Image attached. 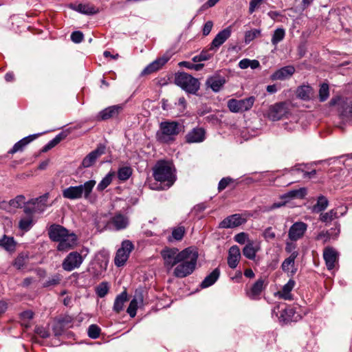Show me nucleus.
Listing matches in <instances>:
<instances>
[{
	"mask_svg": "<svg viewBox=\"0 0 352 352\" xmlns=\"http://www.w3.org/2000/svg\"><path fill=\"white\" fill-rule=\"evenodd\" d=\"M161 256L164 267L170 270L175 266L173 274L175 277L180 278L192 274L198 259V252L192 247L182 251H179L175 248H166L161 251Z\"/></svg>",
	"mask_w": 352,
	"mask_h": 352,
	"instance_id": "obj_1",
	"label": "nucleus"
},
{
	"mask_svg": "<svg viewBox=\"0 0 352 352\" xmlns=\"http://www.w3.org/2000/svg\"><path fill=\"white\" fill-rule=\"evenodd\" d=\"M48 235L52 241L58 242V251L67 252L77 245V236L60 225H51L48 229Z\"/></svg>",
	"mask_w": 352,
	"mask_h": 352,
	"instance_id": "obj_2",
	"label": "nucleus"
},
{
	"mask_svg": "<svg viewBox=\"0 0 352 352\" xmlns=\"http://www.w3.org/2000/svg\"><path fill=\"white\" fill-rule=\"evenodd\" d=\"M153 175L155 179L163 184L162 190L169 188L176 180L175 170L173 164L168 162L161 160L153 167Z\"/></svg>",
	"mask_w": 352,
	"mask_h": 352,
	"instance_id": "obj_3",
	"label": "nucleus"
},
{
	"mask_svg": "<svg viewBox=\"0 0 352 352\" xmlns=\"http://www.w3.org/2000/svg\"><path fill=\"white\" fill-rule=\"evenodd\" d=\"M182 129L183 126L177 121H164L160 124L156 138L162 143H170L175 140Z\"/></svg>",
	"mask_w": 352,
	"mask_h": 352,
	"instance_id": "obj_4",
	"label": "nucleus"
},
{
	"mask_svg": "<svg viewBox=\"0 0 352 352\" xmlns=\"http://www.w3.org/2000/svg\"><path fill=\"white\" fill-rule=\"evenodd\" d=\"M96 185L95 180H89L79 186H69L63 190L62 195L65 199L74 200L82 197L88 199Z\"/></svg>",
	"mask_w": 352,
	"mask_h": 352,
	"instance_id": "obj_5",
	"label": "nucleus"
},
{
	"mask_svg": "<svg viewBox=\"0 0 352 352\" xmlns=\"http://www.w3.org/2000/svg\"><path fill=\"white\" fill-rule=\"evenodd\" d=\"M175 82L182 89L190 94H195L199 89L198 80L185 72L177 74L175 78Z\"/></svg>",
	"mask_w": 352,
	"mask_h": 352,
	"instance_id": "obj_6",
	"label": "nucleus"
},
{
	"mask_svg": "<svg viewBox=\"0 0 352 352\" xmlns=\"http://www.w3.org/2000/svg\"><path fill=\"white\" fill-rule=\"evenodd\" d=\"M306 195L307 188H305L290 190L280 196V201L274 203L272 205L266 207L265 211H270L280 208L285 206L290 200L294 199H302Z\"/></svg>",
	"mask_w": 352,
	"mask_h": 352,
	"instance_id": "obj_7",
	"label": "nucleus"
},
{
	"mask_svg": "<svg viewBox=\"0 0 352 352\" xmlns=\"http://www.w3.org/2000/svg\"><path fill=\"white\" fill-rule=\"evenodd\" d=\"M255 101L256 98L254 96H250L241 100L232 98L228 101L227 105L231 112L242 113L250 110Z\"/></svg>",
	"mask_w": 352,
	"mask_h": 352,
	"instance_id": "obj_8",
	"label": "nucleus"
},
{
	"mask_svg": "<svg viewBox=\"0 0 352 352\" xmlns=\"http://www.w3.org/2000/svg\"><path fill=\"white\" fill-rule=\"evenodd\" d=\"M289 113V104L285 102H281L270 107L267 117L271 120L276 121L287 117Z\"/></svg>",
	"mask_w": 352,
	"mask_h": 352,
	"instance_id": "obj_9",
	"label": "nucleus"
},
{
	"mask_svg": "<svg viewBox=\"0 0 352 352\" xmlns=\"http://www.w3.org/2000/svg\"><path fill=\"white\" fill-rule=\"evenodd\" d=\"M82 256L78 252H70L63 260V269L67 272H71L78 268L83 262Z\"/></svg>",
	"mask_w": 352,
	"mask_h": 352,
	"instance_id": "obj_10",
	"label": "nucleus"
},
{
	"mask_svg": "<svg viewBox=\"0 0 352 352\" xmlns=\"http://www.w3.org/2000/svg\"><path fill=\"white\" fill-rule=\"evenodd\" d=\"M133 249V245L130 241H124L122 243L121 248L116 252L114 259L115 265L118 267L124 265Z\"/></svg>",
	"mask_w": 352,
	"mask_h": 352,
	"instance_id": "obj_11",
	"label": "nucleus"
},
{
	"mask_svg": "<svg viewBox=\"0 0 352 352\" xmlns=\"http://www.w3.org/2000/svg\"><path fill=\"white\" fill-rule=\"evenodd\" d=\"M346 206H338L327 212H321L319 216V221L325 223V225H329L333 220L338 219L340 217L344 216L346 213Z\"/></svg>",
	"mask_w": 352,
	"mask_h": 352,
	"instance_id": "obj_12",
	"label": "nucleus"
},
{
	"mask_svg": "<svg viewBox=\"0 0 352 352\" xmlns=\"http://www.w3.org/2000/svg\"><path fill=\"white\" fill-rule=\"evenodd\" d=\"M245 219L240 214H234L225 218L220 222V228H233L238 227L245 222Z\"/></svg>",
	"mask_w": 352,
	"mask_h": 352,
	"instance_id": "obj_13",
	"label": "nucleus"
},
{
	"mask_svg": "<svg viewBox=\"0 0 352 352\" xmlns=\"http://www.w3.org/2000/svg\"><path fill=\"white\" fill-rule=\"evenodd\" d=\"M107 264V261L97 259L91 263L88 271L93 277L100 278L106 271Z\"/></svg>",
	"mask_w": 352,
	"mask_h": 352,
	"instance_id": "obj_14",
	"label": "nucleus"
},
{
	"mask_svg": "<svg viewBox=\"0 0 352 352\" xmlns=\"http://www.w3.org/2000/svg\"><path fill=\"white\" fill-rule=\"evenodd\" d=\"M170 56L169 54H164L162 57L158 58L147 67H146L142 72V75H148L153 72H155L162 68L170 59Z\"/></svg>",
	"mask_w": 352,
	"mask_h": 352,
	"instance_id": "obj_15",
	"label": "nucleus"
},
{
	"mask_svg": "<svg viewBox=\"0 0 352 352\" xmlns=\"http://www.w3.org/2000/svg\"><path fill=\"white\" fill-rule=\"evenodd\" d=\"M307 225L302 221L296 222L289 228V238L292 241H297L301 238L307 230Z\"/></svg>",
	"mask_w": 352,
	"mask_h": 352,
	"instance_id": "obj_16",
	"label": "nucleus"
},
{
	"mask_svg": "<svg viewBox=\"0 0 352 352\" xmlns=\"http://www.w3.org/2000/svg\"><path fill=\"white\" fill-rule=\"evenodd\" d=\"M338 252L331 247H327L323 252V258L329 270H333L338 262Z\"/></svg>",
	"mask_w": 352,
	"mask_h": 352,
	"instance_id": "obj_17",
	"label": "nucleus"
},
{
	"mask_svg": "<svg viewBox=\"0 0 352 352\" xmlns=\"http://www.w3.org/2000/svg\"><path fill=\"white\" fill-rule=\"evenodd\" d=\"M261 245L258 241H248V243L243 249V255L248 259L254 260L256 253L260 251Z\"/></svg>",
	"mask_w": 352,
	"mask_h": 352,
	"instance_id": "obj_18",
	"label": "nucleus"
},
{
	"mask_svg": "<svg viewBox=\"0 0 352 352\" xmlns=\"http://www.w3.org/2000/svg\"><path fill=\"white\" fill-rule=\"evenodd\" d=\"M104 150L105 147L104 146H98L83 159L82 166L85 168L91 166L95 163L97 158L104 153Z\"/></svg>",
	"mask_w": 352,
	"mask_h": 352,
	"instance_id": "obj_19",
	"label": "nucleus"
},
{
	"mask_svg": "<svg viewBox=\"0 0 352 352\" xmlns=\"http://www.w3.org/2000/svg\"><path fill=\"white\" fill-rule=\"evenodd\" d=\"M295 72V68L292 65L283 67L276 71L272 76L273 80H283L291 77Z\"/></svg>",
	"mask_w": 352,
	"mask_h": 352,
	"instance_id": "obj_20",
	"label": "nucleus"
},
{
	"mask_svg": "<svg viewBox=\"0 0 352 352\" xmlns=\"http://www.w3.org/2000/svg\"><path fill=\"white\" fill-rule=\"evenodd\" d=\"M205 130L202 128H195L186 136V142L188 143H199L205 140Z\"/></svg>",
	"mask_w": 352,
	"mask_h": 352,
	"instance_id": "obj_21",
	"label": "nucleus"
},
{
	"mask_svg": "<svg viewBox=\"0 0 352 352\" xmlns=\"http://www.w3.org/2000/svg\"><path fill=\"white\" fill-rule=\"evenodd\" d=\"M296 283L294 280L290 279L283 287V288L277 292L276 296H278V298H281L286 300H291L293 299V295L292 294V291L294 289Z\"/></svg>",
	"mask_w": 352,
	"mask_h": 352,
	"instance_id": "obj_22",
	"label": "nucleus"
},
{
	"mask_svg": "<svg viewBox=\"0 0 352 352\" xmlns=\"http://www.w3.org/2000/svg\"><path fill=\"white\" fill-rule=\"evenodd\" d=\"M241 258L240 249L237 245H232L228 251V266L234 269L236 267Z\"/></svg>",
	"mask_w": 352,
	"mask_h": 352,
	"instance_id": "obj_23",
	"label": "nucleus"
},
{
	"mask_svg": "<svg viewBox=\"0 0 352 352\" xmlns=\"http://www.w3.org/2000/svg\"><path fill=\"white\" fill-rule=\"evenodd\" d=\"M230 28H227L219 32L212 41L210 50L219 48L230 36Z\"/></svg>",
	"mask_w": 352,
	"mask_h": 352,
	"instance_id": "obj_24",
	"label": "nucleus"
},
{
	"mask_svg": "<svg viewBox=\"0 0 352 352\" xmlns=\"http://www.w3.org/2000/svg\"><path fill=\"white\" fill-rule=\"evenodd\" d=\"M46 201V197H40L39 198H36L35 199H32L28 203V205L32 204V206L30 207L29 206H27L24 208V212L30 214L32 213H34L37 212L38 210L43 211L45 208V204L43 203L41 206V208H39V204L42 203L43 201Z\"/></svg>",
	"mask_w": 352,
	"mask_h": 352,
	"instance_id": "obj_25",
	"label": "nucleus"
},
{
	"mask_svg": "<svg viewBox=\"0 0 352 352\" xmlns=\"http://www.w3.org/2000/svg\"><path fill=\"white\" fill-rule=\"evenodd\" d=\"M298 256L297 252H293L290 256L285 259L281 265L282 270L287 273H290L292 275L294 274L297 272V269L295 267V259Z\"/></svg>",
	"mask_w": 352,
	"mask_h": 352,
	"instance_id": "obj_26",
	"label": "nucleus"
},
{
	"mask_svg": "<svg viewBox=\"0 0 352 352\" xmlns=\"http://www.w3.org/2000/svg\"><path fill=\"white\" fill-rule=\"evenodd\" d=\"M128 224V219L121 214H116L109 222V226H113L117 230L126 228Z\"/></svg>",
	"mask_w": 352,
	"mask_h": 352,
	"instance_id": "obj_27",
	"label": "nucleus"
},
{
	"mask_svg": "<svg viewBox=\"0 0 352 352\" xmlns=\"http://www.w3.org/2000/svg\"><path fill=\"white\" fill-rule=\"evenodd\" d=\"M296 96L302 100L308 101L314 98V91L311 86L303 85L298 87Z\"/></svg>",
	"mask_w": 352,
	"mask_h": 352,
	"instance_id": "obj_28",
	"label": "nucleus"
},
{
	"mask_svg": "<svg viewBox=\"0 0 352 352\" xmlns=\"http://www.w3.org/2000/svg\"><path fill=\"white\" fill-rule=\"evenodd\" d=\"M264 288V281L258 279L250 289L246 291L247 296L252 300L258 299Z\"/></svg>",
	"mask_w": 352,
	"mask_h": 352,
	"instance_id": "obj_29",
	"label": "nucleus"
},
{
	"mask_svg": "<svg viewBox=\"0 0 352 352\" xmlns=\"http://www.w3.org/2000/svg\"><path fill=\"white\" fill-rule=\"evenodd\" d=\"M143 302V296L142 293L135 294L133 300L130 302L129 306L127 308L126 312L131 318L136 315V311L139 305Z\"/></svg>",
	"mask_w": 352,
	"mask_h": 352,
	"instance_id": "obj_30",
	"label": "nucleus"
},
{
	"mask_svg": "<svg viewBox=\"0 0 352 352\" xmlns=\"http://www.w3.org/2000/svg\"><path fill=\"white\" fill-rule=\"evenodd\" d=\"M226 80L223 77L212 76L206 80V85L210 87L212 91H219L225 84Z\"/></svg>",
	"mask_w": 352,
	"mask_h": 352,
	"instance_id": "obj_31",
	"label": "nucleus"
},
{
	"mask_svg": "<svg viewBox=\"0 0 352 352\" xmlns=\"http://www.w3.org/2000/svg\"><path fill=\"white\" fill-rule=\"evenodd\" d=\"M220 270L215 268L209 275H208L202 281L201 286L202 288H206L212 285L219 278Z\"/></svg>",
	"mask_w": 352,
	"mask_h": 352,
	"instance_id": "obj_32",
	"label": "nucleus"
},
{
	"mask_svg": "<svg viewBox=\"0 0 352 352\" xmlns=\"http://www.w3.org/2000/svg\"><path fill=\"white\" fill-rule=\"evenodd\" d=\"M0 247L8 252H12L15 250L16 242L13 237L4 235L1 239H0Z\"/></svg>",
	"mask_w": 352,
	"mask_h": 352,
	"instance_id": "obj_33",
	"label": "nucleus"
},
{
	"mask_svg": "<svg viewBox=\"0 0 352 352\" xmlns=\"http://www.w3.org/2000/svg\"><path fill=\"white\" fill-rule=\"evenodd\" d=\"M329 201L328 199L323 195H320L317 199V202L312 207V212L314 213L322 212L328 207Z\"/></svg>",
	"mask_w": 352,
	"mask_h": 352,
	"instance_id": "obj_34",
	"label": "nucleus"
},
{
	"mask_svg": "<svg viewBox=\"0 0 352 352\" xmlns=\"http://www.w3.org/2000/svg\"><path fill=\"white\" fill-rule=\"evenodd\" d=\"M127 300V294L125 291L117 296L113 304V310L116 313H120L123 309L124 305Z\"/></svg>",
	"mask_w": 352,
	"mask_h": 352,
	"instance_id": "obj_35",
	"label": "nucleus"
},
{
	"mask_svg": "<svg viewBox=\"0 0 352 352\" xmlns=\"http://www.w3.org/2000/svg\"><path fill=\"white\" fill-rule=\"evenodd\" d=\"M36 135H34L23 138L13 146L12 149H10L9 151V153L13 154L18 151H22L24 146L32 141L36 138Z\"/></svg>",
	"mask_w": 352,
	"mask_h": 352,
	"instance_id": "obj_36",
	"label": "nucleus"
},
{
	"mask_svg": "<svg viewBox=\"0 0 352 352\" xmlns=\"http://www.w3.org/2000/svg\"><path fill=\"white\" fill-rule=\"evenodd\" d=\"M120 107L112 106L106 108L100 113V116L102 120H107L111 117L116 116L118 113Z\"/></svg>",
	"mask_w": 352,
	"mask_h": 352,
	"instance_id": "obj_37",
	"label": "nucleus"
},
{
	"mask_svg": "<svg viewBox=\"0 0 352 352\" xmlns=\"http://www.w3.org/2000/svg\"><path fill=\"white\" fill-rule=\"evenodd\" d=\"M285 36V30L279 28L276 29L272 34L271 42L274 46H276L278 43L282 41Z\"/></svg>",
	"mask_w": 352,
	"mask_h": 352,
	"instance_id": "obj_38",
	"label": "nucleus"
},
{
	"mask_svg": "<svg viewBox=\"0 0 352 352\" xmlns=\"http://www.w3.org/2000/svg\"><path fill=\"white\" fill-rule=\"evenodd\" d=\"M185 234V228L183 226H179L177 228H174L172 231L171 236L168 237V241L172 242L173 240L175 241H181L184 235Z\"/></svg>",
	"mask_w": 352,
	"mask_h": 352,
	"instance_id": "obj_39",
	"label": "nucleus"
},
{
	"mask_svg": "<svg viewBox=\"0 0 352 352\" xmlns=\"http://www.w3.org/2000/svg\"><path fill=\"white\" fill-rule=\"evenodd\" d=\"M76 10L80 13L86 14H94L98 12V10L90 4H79Z\"/></svg>",
	"mask_w": 352,
	"mask_h": 352,
	"instance_id": "obj_40",
	"label": "nucleus"
},
{
	"mask_svg": "<svg viewBox=\"0 0 352 352\" xmlns=\"http://www.w3.org/2000/svg\"><path fill=\"white\" fill-rule=\"evenodd\" d=\"M132 168L129 166H123L118 169V177L122 181L127 180L132 175Z\"/></svg>",
	"mask_w": 352,
	"mask_h": 352,
	"instance_id": "obj_41",
	"label": "nucleus"
},
{
	"mask_svg": "<svg viewBox=\"0 0 352 352\" xmlns=\"http://www.w3.org/2000/svg\"><path fill=\"white\" fill-rule=\"evenodd\" d=\"M113 173L107 174L98 184L97 190L98 191L104 190L112 182Z\"/></svg>",
	"mask_w": 352,
	"mask_h": 352,
	"instance_id": "obj_42",
	"label": "nucleus"
},
{
	"mask_svg": "<svg viewBox=\"0 0 352 352\" xmlns=\"http://www.w3.org/2000/svg\"><path fill=\"white\" fill-rule=\"evenodd\" d=\"M261 35V30L258 29H253L245 32V43H250L254 38Z\"/></svg>",
	"mask_w": 352,
	"mask_h": 352,
	"instance_id": "obj_43",
	"label": "nucleus"
},
{
	"mask_svg": "<svg viewBox=\"0 0 352 352\" xmlns=\"http://www.w3.org/2000/svg\"><path fill=\"white\" fill-rule=\"evenodd\" d=\"M32 225H33L32 218L29 217L21 219L19 221V226L21 230L28 231L31 228Z\"/></svg>",
	"mask_w": 352,
	"mask_h": 352,
	"instance_id": "obj_44",
	"label": "nucleus"
},
{
	"mask_svg": "<svg viewBox=\"0 0 352 352\" xmlns=\"http://www.w3.org/2000/svg\"><path fill=\"white\" fill-rule=\"evenodd\" d=\"M329 96V86L326 83H323L319 90V99L320 102L325 101Z\"/></svg>",
	"mask_w": 352,
	"mask_h": 352,
	"instance_id": "obj_45",
	"label": "nucleus"
},
{
	"mask_svg": "<svg viewBox=\"0 0 352 352\" xmlns=\"http://www.w3.org/2000/svg\"><path fill=\"white\" fill-rule=\"evenodd\" d=\"M108 291H109V286H108L107 283H105V282H103V283H101L100 284H99L97 286L96 289V294L100 298L104 297L107 294Z\"/></svg>",
	"mask_w": 352,
	"mask_h": 352,
	"instance_id": "obj_46",
	"label": "nucleus"
},
{
	"mask_svg": "<svg viewBox=\"0 0 352 352\" xmlns=\"http://www.w3.org/2000/svg\"><path fill=\"white\" fill-rule=\"evenodd\" d=\"M100 333V329L96 324H91L88 328V336L92 339H96L99 337Z\"/></svg>",
	"mask_w": 352,
	"mask_h": 352,
	"instance_id": "obj_47",
	"label": "nucleus"
},
{
	"mask_svg": "<svg viewBox=\"0 0 352 352\" xmlns=\"http://www.w3.org/2000/svg\"><path fill=\"white\" fill-rule=\"evenodd\" d=\"M331 235H333V234H331L330 231L323 230L318 233L316 237V240L322 241L323 243H325L331 239Z\"/></svg>",
	"mask_w": 352,
	"mask_h": 352,
	"instance_id": "obj_48",
	"label": "nucleus"
},
{
	"mask_svg": "<svg viewBox=\"0 0 352 352\" xmlns=\"http://www.w3.org/2000/svg\"><path fill=\"white\" fill-rule=\"evenodd\" d=\"M60 282V277L59 275L56 274L49 278V279L44 283L45 287L57 285Z\"/></svg>",
	"mask_w": 352,
	"mask_h": 352,
	"instance_id": "obj_49",
	"label": "nucleus"
},
{
	"mask_svg": "<svg viewBox=\"0 0 352 352\" xmlns=\"http://www.w3.org/2000/svg\"><path fill=\"white\" fill-rule=\"evenodd\" d=\"M24 201H25L24 196L19 195V196H16L14 199L10 201V205L13 207L19 208V207L21 206V205L24 203Z\"/></svg>",
	"mask_w": 352,
	"mask_h": 352,
	"instance_id": "obj_50",
	"label": "nucleus"
},
{
	"mask_svg": "<svg viewBox=\"0 0 352 352\" xmlns=\"http://www.w3.org/2000/svg\"><path fill=\"white\" fill-rule=\"evenodd\" d=\"M290 171L291 172H292V171H301V172L303 173V177L304 178H307V177L311 178V177H313L316 174V170H313L309 171H309H304L302 169H301L298 166H296L294 168H292Z\"/></svg>",
	"mask_w": 352,
	"mask_h": 352,
	"instance_id": "obj_51",
	"label": "nucleus"
},
{
	"mask_svg": "<svg viewBox=\"0 0 352 352\" xmlns=\"http://www.w3.org/2000/svg\"><path fill=\"white\" fill-rule=\"evenodd\" d=\"M234 240L236 242L240 243V244H245L246 242L248 243V241H250L248 239V234L245 232H240L234 236Z\"/></svg>",
	"mask_w": 352,
	"mask_h": 352,
	"instance_id": "obj_52",
	"label": "nucleus"
},
{
	"mask_svg": "<svg viewBox=\"0 0 352 352\" xmlns=\"http://www.w3.org/2000/svg\"><path fill=\"white\" fill-rule=\"evenodd\" d=\"M83 37V34L80 31H75L71 34V39L75 43L82 42Z\"/></svg>",
	"mask_w": 352,
	"mask_h": 352,
	"instance_id": "obj_53",
	"label": "nucleus"
},
{
	"mask_svg": "<svg viewBox=\"0 0 352 352\" xmlns=\"http://www.w3.org/2000/svg\"><path fill=\"white\" fill-rule=\"evenodd\" d=\"M232 181V179L230 177H224L221 179L218 186L219 191L224 190L230 184Z\"/></svg>",
	"mask_w": 352,
	"mask_h": 352,
	"instance_id": "obj_54",
	"label": "nucleus"
},
{
	"mask_svg": "<svg viewBox=\"0 0 352 352\" xmlns=\"http://www.w3.org/2000/svg\"><path fill=\"white\" fill-rule=\"evenodd\" d=\"M263 236L266 240H273L276 234L271 227L266 228L263 232Z\"/></svg>",
	"mask_w": 352,
	"mask_h": 352,
	"instance_id": "obj_55",
	"label": "nucleus"
},
{
	"mask_svg": "<svg viewBox=\"0 0 352 352\" xmlns=\"http://www.w3.org/2000/svg\"><path fill=\"white\" fill-rule=\"evenodd\" d=\"M263 0H251L250 2L249 12L253 13L261 4Z\"/></svg>",
	"mask_w": 352,
	"mask_h": 352,
	"instance_id": "obj_56",
	"label": "nucleus"
},
{
	"mask_svg": "<svg viewBox=\"0 0 352 352\" xmlns=\"http://www.w3.org/2000/svg\"><path fill=\"white\" fill-rule=\"evenodd\" d=\"M331 234H333L331 235V238L336 239L338 237L340 232V225L338 222L334 223V228H332L330 230Z\"/></svg>",
	"mask_w": 352,
	"mask_h": 352,
	"instance_id": "obj_57",
	"label": "nucleus"
},
{
	"mask_svg": "<svg viewBox=\"0 0 352 352\" xmlns=\"http://www.w3.org/2000/svg\"><path fill=\"white\" fill-rule=\"evenodd\" d=\"M25 264V259L23 256H19L14 262V266L17 269H21Z\"/></svg>",
	"mask_w": 352,
	"mask_h": 352,
	"instance_id": "obj_58",
	"label": "nucleus"
},
{
	"mask_svg": "<svg viewBox=\"0 0 352 352\" xmlns=\"http://www.w3.org/2000/svg\"><path fill=\"white\" fill-rule=\"evenodd\" d=\"M212 26H213V23L212 21H207L204 24V26L203 28V34L205 36H207L208 34H209V33L212 30Z\"/></svg>",
	"mask_w": 352,
	"mask_h": 352,
	"instance_id": "obj_59",
	"label": "nucleus"
},
{
	"mask_svg": "<svg viewBox=\"0 0 352 352\" xmlns=\"http://www.w3.org/2000/svg\"><path fill=\"white\" fill-rule=\"evenodd\" d=\"M210 50L209 49L208 50H204L201 52L199 56L201 61L207 60L212 57V54L209 52Z\"/></svg>",
	"mask_w": 352,
	"mask_h": 352,
	"instance_id": "obj_60",
	"label": "nucleus"
},
{
	"mask_svg": "<svg viewBox=\"0 0 352 352\" xmlns=\"http://www.w3.org/2000/svg\"><path fill=\"white\" fill-rule=\"evenodd\" d=\"M36 333L41 337V338H48L50 334L48 333L47 331H46L44 328L43 327H38L36 329Z\"/></svg>",
	"mask_w": 352,
	"mask_h": 352,
	"instance_id": "obj_61",
	"label": "nucleus"
},
{
	"mask_svg": "<svg viewBox=\"0 0 352 352\" xmlns=\"http://www.w3.org/2000/svg\"><path fill=\"white\" fill-rule=\"evenodd\" d=\"M250 60L245 58L239 62V66L241 69H247L250 67Z\"/></svg>",
	"mask_w": 352,
	"mask_h": 352,
	"instance_id": "obj_62",
	"label": "nucleus"
},
{
	"mask_svg": "<svg viewBox=\"0 0 352 352\" xmlns=\"http://www.w3.org/2000/svg\"><path fill=\"white\" fill-rule=\"evenodd\" d=\"M21 316L23 318L30 320L33 318L34 314L31 311H25L21 314Z\"/></svg>",
	"mask_w": 352,
	"mask_h": 352,
	"instance_id": "obj_63",
	"label": "nucleus"
},
{
	"mask_svg": "<svg viewBox=\"0 0 352 352\" xmlns=\"http://www.w3.org/2000/svg\"><path fill=\"white\" fill-rule=\"evenodd\" d=\"M250 67L256 69L260 66V63L257 60H250Z\"/></svg>",
	"mask_w": 352,
	"mask_h": 352,
	"instance_id": "obj_64",
	"label": "nucleus"
}]
</instances>
